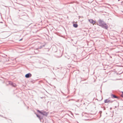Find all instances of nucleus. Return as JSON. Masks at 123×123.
I'll return each instance as SVG.
<instances>
[{
    "label": "nucleus",
    "instance_id": "nucleus-1",
    "mask_svg": "<svg viewBox=\"0 0 123 123\" xmlns=\"http://www.w3.org/2000/svg\"><path fill=\"white\" fill-rule=\"evenodd\" d=\"M98 23L99 25L101 26L102 27L105 28L106 29L107 28V26L103 22L100 20L98 21Z\"/></svg>",
    "mask_w": 123,
    "mask_h": 123
},
{
    "label": "nucleus",
    "instance_id": "nucleus-2",
    "mask_svg": "<svg viewBox=\"0 0 123 123\" xmlns=\"http://www.w3.org/2000/svg\"><path fill=\"white\" fill-rule=\"evenodd\" d=\"M89 22L91 24L94 25V24H95L96 22L93 21V19H90L88 20Z\"/></svg>",
    "mask_w": 123,
    "mask_h": 123
},
{
    "label": "nucleus",
    "instance_id": "nucleus-3",
    "mask_svg": "<svg viewBox=\"0 0 123 123\" xmlns=\"http://www.w3.org/2000/svg\"><path fill=\"white\" fill-rule=\"evenodd\" d=\"M112 101L108 99H105L104 100V102L105 103H112Z\"/></svg>",
    "mask_w": 123,
    "mask_h": 123
},
{
    "label": "nucleus",
    "instance_id": "nucleus-4",
    "mask_svg": "<svg viewBox=\"0 0 123 123\" xmlns=\"http://www.w3.org/2000/svg\"><path fill=\"white\" fill-rule=\"evenodd\" d=\"M31 74L30 73H28L25 75V77L26 78H28L31 76Z\"/></svg>",
    "mask_w": 123,
    "mask_h": 123
},
{
    "label": "nucleus",
    "instance_id": "nucleus-5",
    "mask_svg": "<svg viewBox=\"0 0 123 123\" xmlns=\"http://www.w3.org/2000/svg\"><path fill=\"white\" fill-rule=\"evenodd\" d=\"M111 96H112V97L113 98H118V97H117L115 95H113V94H112L111 95Z\"/></svg>",
    "mask_w": 123,
    "mask_h": 123
},
{
    "label": "nucleus",
    "instance_id": "nucleus-6",
    "mask_svg": "<svg viewBox=\"0 0 123 123\" xmlns=\"http://www.w3.org/2000/svg\"><path fill=\"white\" fill-rule=\"evenodd\" d=\"M73 26L75 27H77L78 26V25L77 24H73Z\"/></svg>",
    "mask_w": 123,
    "mask_h": 123
},
{
    "label": "nucleus",
    "instance_id": "nucleus-7",
    "mask_svg": "<svg viewBox=\"0 0 123 123\" xmlns=\"http://www.w3.org/2000/svg\"><path fill=\"white\" fill-rule=\"evenodd\" d=\"M38 111L40 113L42 114V112H41L40 111Z\"/></svg>",
    "mask_w": 123,
    "mask_h": 123
},
{
    "label": "nucleus",
    "instance_id": "nucleus-8",
    "mask_svg": "<svg viewBox=\"0 0 123 123\" xmlns=\"http://www.w3.org/2000/svg\"><path fill=\"white\" fill-rule=\"evenodd\" d=\"M37 116L39 118H40V117H39V116L38 115H37Z\"/></svg>",
    "mask_w": 123,
    "mask_h": 123
},
{
    "label": "nucleus",
    "instance_id": "nucleus-9",
    "mask_svg": "<svg viewBox=\"0 0 123 123\" xmlns=\"http://www.w3.org/2000/svg\"><path fill=\"white\" fill-rule=\"evenodd\" d=\"M122 94L121 95V96L122 97H123V92H122Z\"/></svg>",
    "mask_w": 123,
    "mask_h": 123
},
{
    "label": "nucleus",
    "instance_id": "nucleus-10",
    "mask_svg": "<svg viewBox=\"0 0 123 123\" xmlns=\"http://www.w3.org/2000/svg\"><path fill=\"white\" fill-rule=\"evenodd\" d=\"M23 38H22L21 39H20L19 40V41H21L22 40H23Z\"/></svg>",
    "mask_w": 123,
    "mask_h": 123
}]
</instances>
